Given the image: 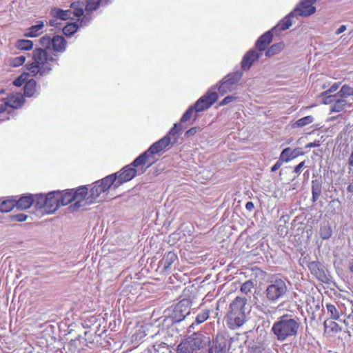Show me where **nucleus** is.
Here are the masks:
<instances>
[{"label": "nucleus", "mask_w": 353, "mask_h": 353, "mask_svg": "<svg viewBox=\"0 0 353 353\" xmlns=\"http://www.w3.org/2000/svg\"><path fill=\"white\" fill-rule=\"evenodd\" d=\"M52 38L45 35L40 39V44L46 49L36 48L32 52L34 62L26 65L29 74L37 78H41L48 75L52 70L51 63L58 65V57L52 54L51 50Z\"/></svg>", "instance_id": "nucleus-1"}, {"label": "nucleus", "mask_w": 353, "mask_h": 353, "mask_svg": "<svg viewBox=\"0 0 353 353\" xmlns=\"http://www.w3.org/2000/svg\"><path fill=\"white\" fill-rule=\"evenodd\" d=\"M299 327L298 318L284 314L273 323L271 331L278 341H290L296 337Z\"/></svg>", "instance_id": "nucleus-2"}, {"label": "nucleus", "mask_w": 353, "mask_h": 353, "mask_svg": "<svg viewBox=\"0 0 353 353\" xmlns=\"http://www.w3.org/2000/svg\"><path fill=\"white\" fill-rule=\"evenodd\" d=\"M60 206L66 205L72 201L74 203L70 206L72 211H76L81 207L85 205V199L88 194V188L82 186L74 190V189L65 190L63 191L57 190Z\"/></svg>", "instance_id": "nucleus-3"}, {"label": "nucleus", "mask_w": 353, "mask_h": 353, "mask_svg": "<svg viewBox=\"0 0 353 353\" xmlns=\"http://www.w3.org/2000/svg\"><path fill=\"white\" fill-rule=\"evenodd\" d=\"M211 343L210 338L201 332H194L182 340L176 347V353H199Z\"/></svg>", "instance_id": "nucleus-4"}, {"label": "nucleus", "mask_w": 353, "mask_h": 353, "mask_svg": "<svg viewBox=\"0 0 353 353\" xmlns=\"http://www.w3.org/2000/svg\"><path fill=\"white\" fill-rule=\"evenodd\" d=\"M267 283L264 293L267 300L271 303H276L286 296L288 287L285 279L274 275L271 276Z\"/></svg>", "instance_id": "nucleus-5"}, {"label": "nucleus", "mask_w": 353, "mask_h": 353, "mask_svg": "<svg viewBox=\"0 0 353 353\" xmlns=\"http://www.w3.org/2000/svg\"><path fill=\"white\" fill-rule=\"evenodd\" d=\"M316 1V0H302L287 17L276 25L274 30L278 28L281 30L288 29L292 25V17L297 16L308 17L314 14L316 11V8L313 6V4Z\"/></svg>", "instance_id": "nucleus-6"}, {"label": "nucleus", "mask_w": 353, "mask_h": 353, "mask_svg": "<svg viewBox=\"0 0 353 353\" xmlns=\"http://www.w3.org/2000/svg\"><path fill=\"white\" fill-rule=\"evenodd\" d=\"M247 299L237 296L230 305V311L228 314V322L232 328L241 326L245 321V305Z\"/></svg>", "instance_id": "nucleus-7"}, {"label": "nucleus", "mask_w": 353, "mask_h": 353, "mask_svg": "<svg viewBox=\"0 0 353 353\" xmlns=\"http://www.w3.org/2000/svg\"><path fill=\"white\" fill-rule=\"evenodd\" d=\"M117 179V174H110L101 180L95 181L93 187L90 189V194L85 199V203H93L99 196L108 191L112 185L114 186V182Z\"/></svg>", "instance_id": "nucleus-8"}, {"label": "nucleus", "mask_w": 353, "mask_h": 353, "mask_svg": "<svg viewBox=\"0 0 353 353\" xmlns=\"http://www.w3.org/2000/svg\"><path fill=\"white\" fill-rule=\"evenodd\" d=\"M83 5L84 3L79 1H74L71 4V9L63 10L59 8H55L52 10V13L54 17L61 20L73 19V17H79L83 14Z\"/></svg>", "instance_id": "nucleus-9"}, {"label": "nucleus", "mask_w": 353, "mask_h": 353, "mask_svg": "<svg viewBox=\"0 0 353 353\" xmlns=\"http://www.w3.org/2000/svg\"><path fill=\"white\" fill-rule=\"evenodd\" d=\"M242 72L237 71L232 74H228L221 81L218 88L219 92L221 95H224L228 92H230L236 89V87L242 77Z\"/></svg>", "instance_id": "nucleus-10"}, {"label": "nucleus", "mask_w": 353, "mask_h": 353, "mask_svg": "<svg viewBox=\"0 0 353 353\" xmlns=\"http://www.w3.org/2000/svg\"><path fill=\"white\" fill-rule=\"evenodd\" d=\"M323 103L330 104V113L342 112L346 108H350L352 105V103L348 99H341L335 94L325 97Z\"/></svg>", "instance_id": "nucleus-11"}, {"label": "nucleus", "mask_w": 353, "mask_h": 353, "mask_svg": "<svg viewBox=\"0 0 353 353\" xmlns=\"http://www.w3.org/2000/svg\"><path fill=\"white\" fill-rule=\"evenodd\" d=\"M214 89L215 88H212L206 94L197 100L194 105L196 112L207 110L216 101L218 94L214 90Z\"/></svg>", "instance_id": "nucleus-12"}, {"label": "nucleus", "mask_w": 353, "mask_h": 353, "mask_svg": "<svg viewBox=\"0 0 353 353\" xmlns=\"http://www.w3.org/2000/svg\"><path fill=\"white\" fill-rule=\"evenodd\" d=\"M190 303L187 299L179 301L174 307L171 318L173 322L179 323L183 321L190 314Z\"/></svg>", "instance_id": "nucleus-13"}, {"label": "nucleus", "mask_w": 353, "mask_h": 353, "mask_svg": "<svg viewBox=\"0 0 353 353\" xmlns=\"http://www.w3.org/2000/svg\"><path fill=\"white\" fill-rule=\"evenodd\" d=\"M24 103V98L21 93H16L10 95L6 101L0 105V113L8 111V114L10 112L7 110L8 108H18L21 107Z\"/></svg>", "instance_id": "nucleus-14"}, {"label": "nucleus", "mask_w": 353, "mask_h": 353, "mask_svg": "<svg viewBox=\"0 0 353 353\" xmlns=\"http://www.w3.org/2000/svg\"><path fill=\"white\" fill-rule=\"evenodd\" d=\"M119 176H117L114 182V188H118L119 185L125 182L132 180L137 174V170L135 169L131 164L125 166L121 170Z\"/></svg>", "instance_id": "nucleus-15"}, {"label": "nucleus", "mask_w": 353, "mask_h": 353, "mask_svg": "<svg viewBox=\"0 0 353 353\" xmlns=\"http://www.w3.org/2000/svg\"><path fill=\"white\" fill-rule=\"evenodd\" d=\"M276 27H274L271 30L268 31L263 35H261L256 42V47L259 51H263L266 48V46L269 45L272 41V32L276 33L277 31H282L279 28L274 30Z\"/></svg>", "instance_id": "nucleus-16"}, {"label": "nucleus", "mask_w": 353, "mask_h": 353, "mask_svg": "<svg viewBox=\"0 0 353 353\" xmlns=\"http://www.w3.org/2000/svg\"><path fill=\"white\" fill-rule=\"evenodd\" d=\"M46 212L53 213L60 206L58 195L57 194V190L52 191L46 194Z\"/></svg>", "instance_id": "nucleus-17"}, {"label": "nucleus", "mask_w": 353, "mask_h": 353, "mask_svg": "<svg viewBox=\"0 0 353 353\" xmlns=\"http://www.w3.org/2000/svg\"><path fill=\"white\" fill-rule=\"evenodd\" d=\"M171 143V138L169 136H165L158 141L153 143L148 150V152L152 157L165 148Z\"/></svg>", "instance_id": "nucleus-18"}, {"label": "nucleus", "mask_w": 353, "mask_h": 353, "mask_svg": "<svg viewBox=\"0 0 353 353\" xmlns=\"http://www.w3.org/2000/svg\"><path fill=\"white\" fill-rule=\"evenodd\" d=\"M260 54L254 50H249L243 57L241 61V67L243 70H248L252 65L253 62L259 59Z\"/></svg>", "instance_id": "nucleus-19"}, {"label": "nucleus", "mask_w": 353, "mask_h": 353, "mask_svg": "<svg viewBox=\"0 0 353 353\" xmlns=\"http://www.w3.org/2000/svg\"><path fill=\"white\" fill-rule=\"evenodd\" d=\"M281 158L284 159L285 162L288 163L299 156L304 155V152L301 151L300 148H295L294 150H292L290 148H286L281 152Z\"/></svg>", "instance_id": "nucleus-20"}, {"label": "nucleus", "mask_w": 353, "mask_h": 353, "mask_svg": "<svg viewBox=\"0 0 353 353\" xmlns=\"http://www.w3.org/2000/svg\"><path fill=\"white\" fill-rule=\"evenodd\" d=\"M66 45L67 42L62 36L56 35L52 37L51 50L62 53L65 50Z\"/></svg>", "instance_id": "nucleus-21"}, {"label": "nucleus", "mask_w": 353, "mask_h": 353, "mask_svg": "<svg viewBox=\"0 0 353 353\" xmlns=\"http://www.w3.org/2000/svg\"><path fill=\"white\" fill-rule=\"evenodd\" d=\"M176 259V254L173 252H169L164 255L161 260H160L159 263V267H162L163 270L165 272Z\"/></svg>", "instance_id": "nucleus-22"}, {"label": "nucleus", "mask_w": 353, "mask_h": 353, "mask_svg": "<svg viewBox=\"0 0 353 353\" xmlns=\"http://www.w3.org/2000/svg\"><path fill=\"white\" fill-rule=\"evenodd\" d=\"M152 157L151 154L147 151L144 152L143 154L139 155L137 158H136L134 161L131 163V165L135 168L136 167H139L140 165H144L147 163H149L148 167L151 165L154 160L150 161V159Z\"/></svg>", "instance_id": "nucleus-23"}, {"label": "nucleus", "mask_w": 353, "mask_h": 353, "mask_svg": "<svg viewBox=\"0 0 353 353\" xmlns=\"http://www.w3.org/2000/svg\"><path fill=\"white\" fill-rule=\"evenodd\" d=\"M44 27V23L42 21L37 22V24L32 26L27 29L24 34L26 37H36L40 35L43 32V28Z\"/></svg>", "instance_id": "nucleus-24"}, {"label": "nucleus", "mask_w": 353, "mask_h": 353, "mask_svg": "<svg viewBox=\"0 0 353 353\" xmlns=\"http://www.w3.org/2000/svg\"><path fill=\"white\" fill-rule=\"evenodd\" d=\"M34 201L32 195L21 196L16 200L17 208L20 210H26L31 207Z\"/></svg>", "instance_id": "nucleus-25"}, {"label": "nucleus", "mask_w": 353, "mask_h": 353, "mask_svg": "<svg viewBox=\"0 0 353 353\" xmlns=\"http://www.w3.org/2000/svg\"><path fill=\"white\" fill-rule=\"evenodd\" d=\"M80 2L84 3L85 10L87 12H92L97 10L101 3L107 4L110 0H86L85 2L83 0H79Z\"/></svg>", "instance_id": "nucleus-26"}, {"label": "nucleus", "mask_w": 353, "mask_h": 353, "mask_svg": "<svg viewBox=\"0 0 353 353\" xmlns=\"http://www.w3.org/2000/svg\"><path fill=\"white\" fill-rule=\"evenodd\" d=\"M326 309L331 319L339 320L341 314L342 312L339 305H335L332 303H327L326 304Z\"/></svg>", "instance_id": "nucleus-27"}, {"label": "nucleus", "mask_w": 353, "mask_h": 353, "mask_svg": "<svg viewBox=\"0 0 353 353\" xmlns=\"http://www.w3.org/2000/svg\"><path fill=\"white\" fill-rule=\"evenodd\" d=\"M210 316V310L208 309L203 310L196 316L195 322L192 323L189 329H194L195 325H199L205 322Z\"/></svg>", "instance_id": "nucleus-28"}, {"label": "nucleus", "mask_w": 353, "mask_h": 353, "mask_svg": "<svg viewBox=\"0 0 353 353\" xmlns=\"http://www.w3.org/2000/svg\"><path fill=\"white\" fill-rule=\"evenodd\" d=\"M37 82L34 79L27 81L24 86V95L28 97H32L36 92Z\"/></svg>", "instance_id": "nucleus-29"}, {"label": "nucleus", "mask_w": 353, "mask_h": 353, "mask_svg": "<svg viewBox=\"0 0 353 353\" xmlns=\"http://www.w3.org/2000/svg\"><path fill=\"white\" fill-rule=\"evenodd\" d=\"M148 351L150 353H172L170 347L164 343H155Z\"/></svg>", "instance_id": "nucleus-30"}, {"label": "nucleus", "mask_w": 353, "mask_h": 353, "mask_svg": "<svg viewBox=\"0 0 353 353\" xmlns=\"http://www.w3.org/2000/svg\"><path fill=\"white\" fill-rule=\"evenodd\" d=\"M208 353H226V344L225 341H215L209 348Z\"/></svg>", "instance_id": "nucleus-31"}, {"label": "nucleus", "mask_w": 353, "mask_h": 353, "mask_svg": "<svg viewBox=\"0 0 353 353\" xmlns=\"http://www.w3.org/2000/svg\"><path fill=\"white\" fill-rule=\"evenodd\" d=\"M15 206L17 207L16 199L14 198L8 199L0 203V210L1 212H8Z\"/></svg>", "instance_id": "nucleus-32"}, {"label": "nucleus", "mask_w": 353, "mask_h": 353, "mask_svg": "<svg viewBox=\"0 0 353 353\" xmlns=\"http://www.w3.org/2000/svg\"><path fill=\"white\" fill-rule=\"evenodd\" d=\"M335 95L341 99H347L348 97L353 96V88L347 85H343Z\"/></svg>", "instance_id": "nucleus-33"}, {"label": "nucleus", "mask_w": 353, "mask_h": 353, "mask_svg": "<svg viewBox=\"0 0 353 353\" xmlns=\"http://www.w3.org/2000/svg\"><path fill=\"white\" fill-rule=\"evenodd\" d=\"M35 202V205L37 208H44L46 212L47 207V201H46V195L43 194H38L35 195V198L34 199Z\"/></svg>", "instance_id": "nucleus-34"}, {"label": "nucleus", "mask_w": 353, "mask_h": 353, "mask_svg": "<svg viewBox=\"0 0 353 353\" xmlns=\"http://www.w3.org/2000/svg\"><path fill=\"white\" fill-rule=\"evenodd\" d=\"M17 49L30 50L33 48V42L30 40L19 39L16 43Z\"/></svg>", "instance_id": "nucleus-35"}, {"label": "nucleus", "mask_w": 353, "mask_h": 353, "mask_svg": "<svg viewBox=\"0 0 353 353\" xmlns=\"http://www.w3.org/2000/svg\"><path fill=\"white\" fill-rule=\"evenodd\" d=\"M319 234L323 239H328L332 234V230L329 223L322 225L320 228Z\"/></svg>", "instance_id": "nucleus-36"}, {"label": "nucleus", "mask_w": 353, "mask_h": 353, "mask_svg": "<svg viewBox=\"0 0 353 353\" xmlns=\"http://www.w3.org/2000/svg\"><path fill=\"white\" fill-rule=\"evenodd\" d=\"M283 46H284V44L283 43H278L273 44L265 52V56L266 57H272L274 54H278L279 52L281 51Z\"/></svg>", "instance_id": "nucleus-37"}, {"label": "nucleus", "mask_w": 353, "mask_h": 353, "mask_svg": "<svg viewBox=\"0 0 353 353\" xmlns=\"http://www.w3.org/2000/svg\"><path fill=\"white\" fill-rule=\"evenodd\" d=\"M78 30V26L75 23H68L63 28V33L67 37L72 36Z\"/></svg>", "instance_id": "nucleus-38"}, {"label": "nucleus", "mask_w": 353, "mask_h": 353, "mask_svg": "<svg viewBox=\"0 0 353 353\" xmlns=\"http://www.w3.org/2000/svg\"><path fill=\"white\" fill-rule=\"evenodd\" d=\"M313 121H314V119L312 116H306L305 117H303V118L297 120L294 125L296 127H303L310 123H312L313 122Z\"/></svg>", "instance_id": "nucleus-39"}, {"label": "nucleus", "mask_w": 353, "mask_h": 353, "mask_svg": "<svg viewBox=\"0 0 353 353\" xmlns=\"http://www.w3.org/2000/svg\"><path fill=\"white\" fill-rule=\"evenodd\" d=\"M26 61V57L21 55L12 59L10 61V65L13 67H19L24 63Z\"/></svg>", "instance_id": "nucleus-40"}, {"label": "nucleus", "mask_w": 353, "mask_h": 353, "mask_svg": "<svg viewBox=\"0 0 353 353\" xmlns=\"http://www.w3.org/2000/svg\"><path fill=\"white\" fill-rule=\"evenodd\" d=\"M321 182L319 180L312 181V193L321 194Z\"/></svg>", "instance_id": "nucleus-41"}, {"label": "nucleus", "mask_w": 353, "mask_h": 353, "mask_svg": "<svg viewBox=\"0 0 353 353\" xmlns=\"http://www.w3.org/2000/svg\"><path fill=\"white\" fill-rule=\"evenodd\" d=\"M324 326L325 329L330 328L333 332H338L340 330L338 323L332 321H325Z\"/></svg>", "instance_id": "nucleus-42"}, {"label": "nucleus", "mask_w": 353, "mask_h": 353, "mask_svg": "<svg viewBox=\"0 0 353 353\" xmlns=\"http://www.w3.org/2000/svg\"><path fill=\"white\" fill-rule=\"evenodd\" d=\"M254 284L251 281H247L242 284L241 291L245 294H248L253 288Z\"/></svg>", "instance_id": "nucleus-43"}, {"label": "nucleus", "mask_w": 353, "mask_h": 353, "mask_svg": "<svg viewBox=\"0 0 353 353\" xmlns=\"http://www.w3.org/2000/svg\"><path fill=\"white\" fill-rule=\"evenodd\" d=\"M28 74H29L24 73L19 77H17L13 82L14 85L17 87L21 86L25 83V81H27V77L28 76Z\"/></svg>", "instance_id": "nucleus-44"}, {"label": "nucleus", "mask_w": 353, "mask_h": 353, "mask_svg": "<svg viewBox=\"0 0 353 353\" xmlns=\"http://www.w3.org/2000/svg\"><path fill=\"white\" fill-rule=\"evenodd\" d=\"M194 108L193 107H190L185 112V113L183 114V116L181 117V122H186L188 121V120H190V119L191 118L192 115V113L194 112Z\"/></svg>", "instance_id": "nucleus-45"}, {"label": "nucleus", "mask_w": 353, "mask_h": 353, "mask_svg": "<svg viewBox=\"0 0 353 353\" xmlns=\"http://www.w3.org/2000/svg\"><path fill=\"white\" fill-rule=\"evenodd\" d=\"M236 99H237V96L236 94L228 95V96L225 97L219 103V105L220 106L225 105L231 102L234 101Z\"/></svg>", "instance_id": "nucleus-46"}, {"label": "nucleus", "mask_w": 353, "mask_h": 353, "mask_svg": "<svg viewBox=\"0 0 353 353\" xmlns=\"http://www.w3.org/2000/svg\"><path fill=\"white\" fill-rule=\"evenodd\" d=\"M28 218V216L23 213H19L17 214L12 215L11 219L19 222L25 221Z\"/></svg>", "instance_id": "nucleus-47"}, {"label": "nucleus", "mask_w": 353, "mask_h": 353, "mask_svg": "<svg viewBox=\"0 0 353 353\" xmlns=\"http://www.w3.org/2000/svg\"><path fill=\"white\" fill-rule=\"evenodd\" d=\"M283 162H285V160L283 158H281V155L280 154L279 160L271 168V172H276L277 170H279L283 165Z\"/></svg>", "instance_id": "nucleus-48"}, {"label": "nucleus", "mask_w": 353, "mask_h": 353, "mask_svg": "<svg viewBox=\"0 0 353 353\" xmlns=\"http://www.w3.org/2000/svg\"><path fill=\"white\" fill-rule=\"evenodd\" d=\"M199 130H200V128H199V127L191 128L190 129H189L188 130L186 131V132L185 133V136L187 137H192L194 134H195L197 132H199Z\"/></svg>", "instance_id": "nucleus-49"}, {"label": "nucleus", "mask_w": 353, "mask_h": 353, "mask_svg": "<svg viewBox=\"0 0 353 353\" xmlns=\"http://www.w3.org/2000/svg\"><path fill=\"white\" fill-rule=\"evenodd\" d=\"M339 88V83H334L328 90L323 93V94H327L329 93H332L336 91Z\"/></svg>", "instance_id": "nucleus-50"}, {"label": "nucleus", "mask_w": 353, "mask_h": 353, "mask_svg": "<svg viewBox=\"0 0 353 353\" xmlns=\"http://www.w3.org/2000/svg\"><path fill=\"white\" fill-rule=\"evenodd\" d=\"M256 308L265 314L270 313V309L264 304L257 305Z\"/></svg>", "instance_id": "nucleus-51"}, {"label": "nucleus", "mask_w": 353, "mask_h": 353, "mask_svg": "<svg viewBox=\"0 0 353 353\" xmlns=\"http://www.w3.org/2000/svg\"><path fill=\"white\" fill-rule=\"evenodd\" d=\"M305 161H303L302 162H301L300 163H299L295 168H294V172L296 173V174H299L301 172V170L303 167H305Z\"/></svg>", "instance_id": "nucleus-52"}, {"label": "nucleus", "mask_w": 353, "mask_h": 353, "mask_svg": "<svg viewBox=\"0 0 353 353\" xmlns=\"http://www.w3.org/2000/svg\"><path fill=\"white\" fill-rule=\"evenodd\" d=\"M178 125H179L178 123H175L174 125V127L170 129V130L169 131L168 134L167 136H169V137L170 138V136L171 135H175L176 134H177L178 131H177V127Z\"/></svg>", "instance_id": "nucleus-53"}, {"label": "nucleus", "mask_w": 353, "mask_h": 353, "mask_svg": "<svg viewBox=\"0 0 353 353\" xmlns=\"http://www.w3.org/2000/svg\"><path fill=\"white\" fill-rule=\"evenodd\" d=\"M347 165H348L349 170H351L352 168H353V150L352 151V152L347 159Z\"/></svg>", "instance_id": "nucleus-54"}, {"label": "nucleus", "mask_w": 353, "mask_h": 353, "mask_svg": "<svg viewBox=\"0 0 353 353\" xmlns=\"http://www.w3.org/2000/svg\"><path fill=\"white\" fill-rule=\"evenodd\" d=\"M91 20L90 15L89 14L84 15V17L82 18L81 23L83 25H86L90 22Z\"/></svg>", "instance_id": "nucleus-55"}, {"label": "nucleus", "mask_w": 353, "mask_h": 353, "mask_svg": "<svg viewBox=\"0 0 353 353\" xmlns=\"http://www.w3.org/2000/svg\"><path fill=\"white\" fill-rule=\"evenodd\" d=\"M347 30V26L345 25H341L340 27L336 30L335 34L336 35H339Z\"/></svg>", "instance_id": "nucleus-56"}, {"label": "nucleus", "mask_w": 353, "mask_h": 353, "mask_svg": "<svg viewBox=\"0 0 353 353\" xmlns=\"http://www.w3.org/2000/svg\"><path fill=\"white\" fill-rule=\"evenodd\" d=\"M320 145L319 141L309 143L305 145V148H312L319 147Z\"/></svg>", "instance_id": "nucleus-57"}, {"label": "nucleus", "mask_w": 353, "mask_h": 353, "mask_svg": "<svg viewBox=\"0 0 353 353\" xmlns=\"http://www.w3.org/2000/svg\"><path fill=\"white\" fill-rule=\"evenodd\" d=\"M245 208L248 211H252L254 208V203L252 201H248L245 204Z\"/></svg>", "instance_id": "nucleus-58"}, {"label": "nucleus", "mask_w": 353, "mask_h": 353, "mask_svg": "<svg viewBox=\"0 0 353 353\" xmlns=\"http://www.w3.org/2000/svg\"><path fill=\"white\" fill-rule=\"evenodd\" d=\"M348 269L350 272L353 273V259L349 261Z\"/></svg>", "instance_id": "nucleus-59"}, {"label": "nucleus", "mask_w": 353, "mask_h": 353, "mask_svg": "<svg viewBox=\"0 0 353 353\" xmlns=\"http://www.w3.org/2000/svg\"><path fill=\"white\" fill-rule=\"evenodd\" d=\"M312 201L314 202L316 201L319 199V196L321 195V194H315V193H312Z\"/></svg>", "instance_id": "nucleus-60"}, {"label": "nucleus", "mask_w": 353, "mask_h": 353, "mask_svg": "<svg viewBox=\"0 0 353 353\" xmlns=\"http://www.w3.org/2000/svg\"><path fill=\"white\" fill-rule=\"evenodd\" d=\"M335 204L340 205V201L338 199L332 200L330 201V205L331 207L334 206Z\"/></svg>", "instance_id": "nucleus-61"}, {"label": "nucleus", "mask_w": 353, "mask_h": 353, "mask_svg": "<svg viewBox=\"0 0 353 353\" xmlns=\"http://www.w3.org/2000/svg\"><path fill=\"white\" fill-rule=\"evenodd\" d=\"M347 190L349 192L353 193V185L350 184V185L347 186Z\"/></svg>", "instance_id": "nucleus-62"}, {"label": "nucleus", "mask_w": 353, "mask_h": 353, "mask_svg": "<svg viewBox=\"0 0 353 353\" xmlns=\"http://www.w3.org/2000/svg\"><path fill=\"white\" fill-rule=\"evenodd\" d=\"M50 26H57V23H56V20L52 19L50 21Z\"/></svg>", "instance_id": "nucleus-63"}, {"label": "nucleus", "mask_w": 353, "mask_h": 353, "mask_svg": "<svg viewBox=\"0 0 353 353\" xmlns=\"http://www.w3.org/2000/svg\"><path fill=\"white\" fill-rule=\"evenodd\" d=\"M339 117V116H337V117ZM336 117H332L330 119L331 121H334V119H336Z\"/></svg>", "instance_id": "nucleus-64"}]
</instances>
